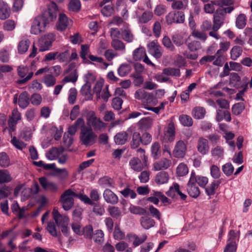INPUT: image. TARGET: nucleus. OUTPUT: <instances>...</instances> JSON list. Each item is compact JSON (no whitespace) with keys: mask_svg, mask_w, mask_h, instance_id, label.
Instances as JSON below:
<instances>
[{"mask_svg":"<svg viewBox=\"0 0 252 252\" xmlns=\"http://www.w3.org/2000/svg\"><path fill=\"white\" fill-rule=\"evenodd\" d=\"M189 169L187 165L181 163L178 165L176 169V174L177 176L182 177L188 173Z\"/></svg>","mask_w":252,"mask_h":252,"instance_id":"44","label":"nucleus"},{"mask_svg":"<svg viewBox=\"0 0 252 252\" xmlns=\"http://www.w3.org/2000/svg\"><path fill=\"white\" fill-rule=\"evenodd\" d=\"M128 133L130 148L132 149L137 148L141 142L140 133L132 128H128Z\"/></svg>","mask_w":252,"mask_h":252,"instance_id":"5","label":"nucleus"},{"mask_svg":"<svg viewBox=\"0 0 252 252\" xmlns=\"http://www.w3.org/2000/svg\"><path fill=\"white\" fill-rule=\"evenodd\" d=\"M187 146L185 143L182 140L178 141L175 146L173 154L175 158H182L186 154Z\"/></svg>","mask_w":252,"mask_h":252,"instance_id":"11","label":"nucleus"},{"mask_svg":"<svg viewBox=\"0 0 252 252\" xmlns=\"http://www.w3.org/2000/svg\"><path fill=\"white\" fill-rule=\"evenodd\" d=\"M127 237L129 238V241L133 240V245L134 247L138 246L140 244H142L147 238V236L145 234L142 235L141 237H139L136 234H127Z\"/></svg>","mask_w":252,"mask_h":252,"instance_id":"24","label":"nucleus"},{"mask_svg":"<svg viewBox=\"0 0 252 252\" xmlns=\"http://www.w3.org/2000/svg\"><path fill=\"white\" fill-rule=\"evenodd\" d=\"M169 175L166 171H160L157 173L155 177V182L158 185H162L168 182Z\"/></svg>","mask_w":252,"mask_h":252,"instance_id":"26","label":"nucleus"},{"mask_svg":"<svg viewBox=\"0 0 252 252\" xmlns=\"http://www.w3.org/2000/svg\"><path fill=\"white\" fill-rule=\"evenodd\" d=\"M217 185H216L213 182L206 187H205V192L208 196L214 195L216 193V189H218Z\"/></svg>","mask_w":252,"mask_h":252,"instance_id":"59","label":"nucleus"},{"mask_svg":"<svg viewBox=\"0 0 252 252\" xmlns=\"http://www.w3.org/2000/svg\"><path fill=\"white\" fill-rule=\"evenodd\" d=\"M222 170L226 176H229L232 174L234 167L231 163H226L222 166Z\"/></svg>","mask_w":252,"mask_h":252,"instance_id":"62","label":"nucleus"},{"mask_svg":"<svg viewBox=\"0 0 252 252\" xmlns=\"http://www.w3.org/2000/svg\"><path fill=\"white\" fill-rule=\"evenodd\" d=\"M245 109L243 102H239L234 104L232 107V112L235 115H240Z\"/></svg>","mask_w":252,"mask_h":252,"instance_id":"53","label":"nucleus"},{"mask_svg":"<svg viewBox=\"0 0 252 252\" xmlns=\"http://www.w3.org/2000/svg\"><path fill=\"white\" fill-rule=\"evenodd\" d=\"M11 188L4 185L0 188V200L7 198L11 194Z\"/></svg>","mask_w":252,"mask_h":252,"instance_id":"48","label":"nucleus"},{"mask_svg":"<svg viewBox=\"0 0 252 252\" xmlns=\"http://www.w3.org/2000/svg\"><path fill=\"white\" fill-rule=\"evenodd\" d=\"M121 38L125 41L130 43L133 40V35L128 28L121 29Z\"/></svg>","mask_w":252,"mask_h":252,"instance_id":"35","label":"nucleus"},{"mask_svg":"<svg viewBox=\"0 0 252 252\" xmlns=\"http://www.w3.org/2000/svg\"><path fill=\"white\" fill-rule=\"evenodd\" d=\"M247 23V17L244 14H240L236 20V26L239 29H243Z\"/></svg>","mask_w":252,"mask_h":252,"instance_id":"39","label":"nucleus"},{"mask_svg":"<svg viewBox=\"0 0 252 252\" xmlns=\"http://www.w3.org/2000/svg\"><path fill=\"white\" fill-rule=\"evenodd\" d=\"M197 151L202 156L206 155L209 153L210 147L207 139L203 137H199L198 139L196 146Z\"/></svg>","mask_w":252,"mask_h":252,"instance_id":"10","label":"nucleus"},{"mask_svg":"<svg viewBox=\"0 0 252 252\" xmlns=\"http://www.w3.org/2000/svg\"><path fill=\"white\" fill-rule=\"evenodd\" d=\"M165 18L168 25L173 23H183L185 21V15L182 11H173L169 13Z\"/></svg>","mask_w":252,"mask_h":252,"instance_id":"6","label":"nucleus"},{"mask_svg":"<svg viewBox=\"0 0 252 252\" xmlns=\"http://www.w3.org/2000/svg\"><path fill=\"white\" fill-rule=\"evenodd\" d=\"M173 190H175V192L180 196V198L182 200H185L187 198V195L182 193L180 189V186L177 183L173 184V186L170 188L169 190L166 192V194L168 196H171V192Z\"/></svg>","mask_w":252,"mask_h":252,"instance_id":"32","label":"nucleus"},{"mask_svg":"<svg viewBox=\"0 0 252 252\" xmlns=\"http://www.w3.org/2000/svg\"><path fill=\"white\" fill-rule=\"evenodd\" d=\"M31 42L29 39L21 40L18 45V51L20 54H23L26 52L30 46Z\"/></svg>","mask_w":252,"mask_h":252,"instance_id":"38","label":"nucleus"},{"mask_svg":"<svg viewBox=\"0 0 252 252\" xmlns=\"http://www.w3.org/2000/svg\"><path fill=\"white\" fill-rule=\"evenodd\" d=\"M101 13L105 16H110L114 12L113 7L111 4H108L105 5L101 9Z\"/></svg>","mask_w":252,"mask_h":252,"instance_id":"61","label":"nucleus"},{"mask_svg":"<svg viewBox=\"0 0 252 252\" xmlns=\"http://www.w3.org/2000/svg\"><path fill=\"white\" fill-rule=\"evenodd\" d=\"M151 156L155 159H158L161 154V149L160 144L158 142H154L151 147Z\"/></svg>","mask_w":252,"mask_h":252,"instance_id":"25","label":"nucleus"},{"mask_svg":"<svg viewBox=\"0 0 252 252\" xmlns=\"http://www.w3.org/2000/svg\"><path fill=\"white\" fill-rule=\"evenodd\" d=\"M43 82L47 87H52L56 84V79L53 75L47 74L44 77Z\"/></svg>","mask_w":252,"mask_h":252,"instance_id":"56","label":"nucleus"},{"mask_svg":"<svg viewBox=\"0 0 252 252\" xmlns=\"http://www.w3.org/2000/svg\"><path fill=\"white\" fill-rule=\"evenodd\" d=\"M68 24V22L67 16L64 14H60L59 21L57 24V30L63 31L66 29Z\"/></svg>","mask_w":252,"mask_h":252,"instance_id":"28","label":"nucleus"},{"mask_svg":"<svg viewBox=\"0 0 252 252\" xmlns=\"http://www.w3.org/2000/svg\"><path fill=\"white\" fill-rule=\"evenodd\" d=\"M163 74L176 77H180L181 75L180 70L179 68L173 67H167L163 69Z\"/></svg>","mask_w":252,"mask_h":252,"instance_id":"40","label":"nucleus"},{"mask_svg":"<svg viewBox=\"0 0 252 252\" xmlns=\"http://www.w3.org/2000/svg\"><path fill=\"white\" fill-rule=\"evenodd\" d=\"M142 161L138 158H133L129 161V165L131 168L135 171L140 172L147 166V161L142 159Z\"/></svg>","mask_w":252,"mask_h":252,"instance_id":"14","label":"nucleus"},{"mask_svg":"<svg viewBox=\"0 0 252 252\" xmlns=\"http://www.w3.org/2000/svg\"><path fill=\"white\" fill-rule=\"evenodd\" d=\"M210 172L212 177L214 179H219L220 176L221 172L220 169L216 165H213L211 166Z\"/></svg>","mask_w":252,"mask_h":252,"instance_id":"64","label":"nucleus"},{"mask_svg":"<svg viewBox=\"0 0 252 252\" xmlns=\"http://www.w3.org/2000/svg\"><path fill=\"white\" fill-rule=\"evenodd\" d=\"M206 114L205 109L202 107H196L192 110V115L196 119H203Z\"/></svg>","mask_w":252,"mask_h":252,"instance_id":"34","label":"nucleus"},{"mask_svg":"<svg viewBox=\"0 0 252 252\" xmlns=\"http://www.w3.org/2000/svg\"><path fill=\"white\" fill-rule=\"evenodd\" d=\"M75 197H77L85 204H89L91 206H94L95 205V203L92 201L87 195L82 193H76L75 192Z\"/></svg>","mask_w":252,"mask_h":252,"instance_id":"54","label":"nucleus"},{"mask_svg":"<svg viewBox=\"0 0 252 252\" xmlns=\"http://www.w3.org/2000/svg\"><path fill=\"white\" fill-rule=\"evenodd\" d=\"M181 124L185 126H190L193 124L192 118L187 115H182L179 117Z\"/></svg>","mask_w":252,"mask_h":252,"instance_id":"43","label":"nucleus"},{"mask_svg":"<svg viewBox=\"0 0 252 252\" xmlns=\"http://www.w3.org/2000/svg\"><path fill=\"white\" fill-rule=\"evenodd\" d=\"M131 70L130 64L128 63L122 64L118 69V73L121 77L126 76Z\"/></svg>","mask_w":252,"mask_h":252,"instance_id":"36","label":"nucleus"},{"mask_svg":"<svg viewBox=\"0 0 252 252\" xmlns=\"http://www.w3.org/2000/svg\"><path fill=\"white\" fill-rule=\"evenodd\" d=\"M163 45L168 50L173 51L175 50V47L172 44L170 38L167 36H165L162 39Z\"/></svg>","mask_w":252,"mask_h":252,"instance_id":"63","label":"nucleus"},{"mask_svg":"<svg viewBox=\"0 0 252 252\" xmlns=\"http://www.w3.org/2000/svg\"><path fill=\"white\" fill-rule=\"evenodd\" d=\"M211 155L213 157L222 158L224 155V150L220 146H216L211 150Z\"/></svg>","mask_w":252,"mask_h":252,"instance_id":"41","label":"nucleus"},{"mask_svg":"<svg viewBox=\"0 0 252 252\" xmlns=\"http://www.w3.org/2000/svg\"><path fill=\"white\" fill-rule=\"evenodd\" d=\"M55 40V35L53 33H49L45 34L40 41L39 51L43 52L48 50Z\"/></svg>","mask_w":252,"mask_h":252,"instance_id":"7","label":"nucleus"},{"mask_svg":"<svg viewBox=\"0 0 252 252\" xmlns=\"http://www.w3.org/2000/svg\"><path fill=\"white\" fill-rule=\"evenodd\" d=\"M12 178L9 172L6 169L0 170V184H5L10 182Z\"/></svg>","mask_w":252,"mask_h":252,"instance_id":"31","label":"nucleus"},{"mask_svg":"<svg viewBox=\"0 0 252 252\" xmlns=\"http://www.w3.org/2000/svg\"><path fill=\"white\" fill-rule=\"evenodd\" d=\"M145 55L146 51L145 48L142 47H140L135 49L133 52V58L135 61H140L142 60Z\"/></svg>","mask_w":252,"mask_h":252,"instance_id":"37","label":"nucleus"},{"mask_svg":"<svg viewBox=\"0 0 252 252\" xmlns=\"http://www.w3.org/2000/svg\"><path fill=\"white\" fill-rule=\"evenodd\" d=\"M10 165V159L5 152L0 153V166L2 167H7Z\"/></svg>","mask_w":252,"mask_h":252,"instance_id":"45","label":"nucleus"},{"mask_svg":"<svg viewBox=\"0 0 252 252\" xmlns=\"http://www.w3.org/2000/svg\"><path fill=\"white\" fill-rule=\"evenodd\" d=\"M175 128L174 124L173 122H170L168 125L165 136L167 138L168 141L172 142L175 139Z\"/></svg>","mask_w":252,"mask_h":252,"instance_id":"30","label":"nucleus"},{"mask_svg":"<svg viewBox=\"0 0 252 252\" xmlns=\"http://www.w3.org/2000/svg\"><path fill=\"white\" fill-rule=\"evenodd\" d=\"M103 196L104 200L107 203L112 205L116 204L119 201L118 196L111 190L106 189L104 190Z\"/></svg>","mask_w":252,"mask_h":252,"instance_id":"15","label":"nucleus"},{"mask_svg":"<svg viewBox=\"0 0 252 252\" xmlns=\"http://www.w3.org/2000/svg\"><path fill=\"white\" fill-rule=\"evenodd\" d=\"M90 51L89 47L87 44H83L81 45V50L80 53V57L85 61L86 63H91V62L87 60V55Z\"/></svg>","mask_w":252,"mask_h":252,"instance_id":"49","label":"nucleus"},{"mask_svg":"<svg viewBox=\"0 0 252 252\" xmlns=\"http://www.w3.org/2000/svg\"><path fill=\"white\" fill-rule=\"evenodd\" d=\"M39 182L44 189H48L52 191H57L58 190L57 185L51 182H48L47 179L45 177H41L39 178Z\"/></svg>","mask_w":252,"mask_h":252,"instance_id":"17","label":"nucleus"},{"mask_svg":"<svg viewBox=\"0 0 252 252\" xmlns=\"http://www.w3.org/2000/svg\"><path fill=\"white\" fill-rule=\"evenodd\" d=\"M86 83L82 87L80 90V93L82 95L87 97L88 100H91L93 98V96L91 94V84L89 82V80L91 77H93V75L91 73H88L86 75Z\"/></svg>","mask_w":252,"mask_h":252,"instance_id":"12","label":"nucleus"},{"mask_svg":"<svg viewBox=\"0 0 252 252\" xmlns=\"http://www.w3.org/2000/svg\"><path fill=\"white\" fill-rule=\"evenodd\" d=\"M97 135L91 127H84L81 129L80 138L82 143L85 145H92L95 142Z\"/></svg>","mask_w":252,"mask_h":252,"instance_id":"4","label":"nucleus"},{"mask_svg":"<svg viewBox=\"0 0 252 252\" xmlns=\"http://www.w3.org/2000/svg\"><path fill=\"white\" fill-rule=\"evenodd\" d=\"M10 9L3 0H0V19L5 20L9 17Z\"/></svg>","mask_w":252,"mask_h":252,"instance_id":"18","label":"nucleus"},{"mask_svg":"<svg viewBox=\"0 0 252 252\" xmlns=\"http://www.w3.org/2000/svg\"><path fill=\"white\" fill-rule=\"evenodd\" d=\"M243 52L242 48L239 46H234L231 50V59L233 60H236L242 54Z\"/></svg>","mask_w":252,"mask_h":252,"instance_id":"42","label":"nucleus"},{"mask_svg":"<svg viewBox=\"0 0 252 252\" xmlns=\"http://www.w3.org/2000/svg\"><path fill=\"white\" fill-rule=\"evenodd\" d=\"M53 216L57 225L61 227L64 225H68L69 220L67 216H63L55 209L53 211Z\"/></svg>","mask_w":252,"mask_h":252,"instance_id":"13","label":"nucleus"},{"mask_svg":"<svg viewBox=\"0 0 252 252\" xmlns=\"http://www.w3.org/2000/svg\"><path fill=\"white\" fill-rule=\"evenodd\" d=\"M194 181L195 180L189 178L187 184V191L191 197L196 198L200 194V191Z\"/></svg>","mask_w":252,"mask_h":252,"instance_id":"9","label":"nucleus"},{"mask_svg":"<svg viewBox=\"0 0 252 252\" xmlns=\"http://www.w3.org/2000/svg\"><path fill=\"white\" fill-rule=\"evenodd\" d=\"M111 46L117 51H123L125 49V44L118 39L112 40Z\"/></svg>","mask_w":252,"mask_h":252,"instance_id":"47","label":"nucleus"},{"mask_svg":"<svg viewBox=\"0 0 252 252\" xmlns=\"http://www.w3.org/2000/svg\"><path fill=\"white\" fill-rule=\"evenodd\" d=\"M171 160L166 158L161 159L154 164V168L156 171L167 169L171 165Z\"/></svg>","mask_w":252,"mask_h":252,"instance_id":"20","label":"nucleus"},{"mask_svg":"<svg viewBox=\"0 0 252 252\" xmlns=\"http://www.w3.org/2000/svg\"><path fill=\"white\" fill-rule=\"evenodd\" d=\"M141 139V144L144 146L149 145L152 140V135L147 132L142 133V135L140 134Z\"/></svg>","mask_w":252,"mask_h":252,"instance_id":"50","label":"nucleus"},{"mask_svg":"<svg viewBox=\"0 0 252 252\" xmlns=\"http://www.w3.org/2000/svg\"><path fill=\"white\" fill-rule=\"evenodd\" d=\"M128 129L126 131L118 133L114 136V141L117 145H124L128 139Z\"/></svg>","mask_w":252,"mask_h":252,"instance_id":"23","label":"nucleus"},{"mask_svg":"<svg viewBox=\"0 0 252 252\" xmlns=\"http://www.w3.org/2000/svg\"><path fill=\"white\" fill-rule=\"evenodd\" d=\"M190 178L195 180L194 182L203 188H205L208 183L207 177L200 175L196 176L194 172H191Z\"/></svg>","mask_w":252,"mask_h":252,"instance_id":"22","label":"nucleus"},{"mask_svg":"<svg viewBox=\"0 0 252 252\" xmlns=\"http://www.w3.org/2000/svg\"><path fill=\"white\" fill-rule=\"evenodd\" d=\"M140 223L143 228L149 229L155 226V220L149 217H142L140 220Z\"/></svg>","mask_w":252,"mask_h":252,"instance_id":"27","label":"nucleus"},{"mask_svg":"<svg viewBox=\"0 0 252 252\" xmlns=\"http://www.w3.org/2000/svg\"><path fill=\"white\" fill-rule=\"evenodd\" d=\"M58 8L57 4L52 2L42 14L35 17L32 23L31 33L38 34L44 32L50 22L57 18Z\"/></svg>","mask_w":252,"mask_h":252,"instance_id":"1","label":"nucleus"},{"mask_svg":"<svg viewBox=\"0 0 252 252\" xmlns=\"http://www.w3.org/2000/svg\"><path fill=\"white\" fill-rule=\"evenodd\" d=\"M74 197H75V192L71 189L65 190L61 195L60 202L62 204V207L65 211L70 210L73 206Z\"/></svg>","mask_w":252,"mask_h":252,"instance_id":"3","label":"nucleus"},{"mask_svg":"<svg viewBox=\"0 0 252 252\" xmlns=\"http://www.w3.org/2000/svg\"><path fill=\"white\" fill-rule=\"evenodd\" d=\"M121 194L126 198L128 197L129 196L131 199L136 198L137 194L136 192L132 189H130L129 188H126L122 191Z\"/></svg>","mask_w":252,"mask_h":252,"instance_id":"58","label":"nucleus"},{"mask_svg":"<svg viewBox=\"0 0 252 252\" xmlns=\"http://www.w3.org/2000/svg\"><path fill=\"white\" fill-rule=\"evenodd\" d=\"M129 211L133 214L139 215H145L147 214V212L145 208L134 205H131L130 207Z\"/></svg>","mask_w":252,"mask_h":252,"instance_id":"46","label":"nucleus"},{"mask_svg":"<svg viewBox=\"0 0 252 252\" xmlns=\"http://www.w3.org/2000/svg\"><path fill=\"white\" fill-rule=\"evenodd\" d=\"M18 75L23 79L17 81L19 84H23L29 81L33 76V72L29 73V68L27 66H19L17 69Z\"/></svg>","mask_w":252,"mask_h":252,"instance_id":"8","label":"nucleus"},{"mask_svg":"<svg viewBox=\"0 0 252 252\" xmlns=\"http://www.w3.org/2000/svg\"><path fill=\"white\" fill-rule=\"evenodd\" d=\"M18 104L20 107L23 109L28 106L29 104V97L27 92H23L19 95Z\"/></svg>","mask_w":252,"mask_h":252,"instance_id":"29","label":"nucleus"},{"mask_svg":"<svg viewBox=\"0 0 252 252\" xmlns=\"http://www.w3.org/2000/svg\"><path fill=\"white\" fill-rule=\"evenodd\" d=\"M225 16L219 9L214 14L213 27L220 28L223 24Z\"/></svg>","mask_w":252,"mask_h":252,"instance_id":"19","label":"nucleus"},{"mask_svg":"<svg viewBox=\"0 0 252 252\" xmlns=\"http://www.w3.org/2000/svg\"><path fill=\"white\" fill-rule=\"evenodd\" d=\"M153 17V14L152 12L144 11L141 16L137 17L138 23H147L152 19Z\"/></svg>","mask_w":252,"mask_h":252,"instance_id":"33","label":"nucleus"},{"mask_svg":"<svg viewBox=\"0 0 252 252\" xmlns=\"http://www.w3.org/2000/svg\"><path fill=\"white\" fill-rule=\"evenodd\" d=\"M93 228L91 225H87L82 230V233L86 239L91 240L93 238Z\"/></svg>","mask_w":252,"mask_h":252,"instance_id":"52","label":"nucleus"},{"mask_svg":"<svg viewBox=\"0 0 252 252\" xmlns=\"http://www.w3.org/2000/svg\"><path fill=\"white\" fill-rule=\"evenodd\" d=\"M108 211L110 216L114 218L118 219L121 216V211L117 207H109L108 208Z\"/></svg>","mask_w":252,"mask_h":252,"instance_id":"55","label":"nucleus"},{"mask_svg":"<svg viewBox=\"0 0 252 252\" xmlns=\"http://www.w3.org/2000/svg\"><path fill=\"white\" fill-rule=\"evenodd\" d=\"M80 0H71L68 4V9L74 12H78L81 8Z\"/></svg>","mask_w":252,"mask_h":252,"instance_id":"51","label":"nucleus"},{"mask_svg":"<svg viewBox=\"0 0 252 252\" xmlns=\"http://www.w3.org/2000/svg\"><path fill=\"white\" fill-rule=\"evenodd\" d=\"M212 3L220 7L224 6H230L234 3L233 0H215L212 1Z\"/></svg>","mask_w":252,"mask_h":252,"instance_id":"60","label":"nucleus"},{"mask_svg":"<svg viewBox=\"0 0 252 252\" xmlns=\"http://www.w3.org/2000/svg\"><path fill=\"white\" fill-rule=\"evenodd\" d=\"M88 127H91L94 130H100L106 126V124L103 122L99 118L95 116L93 111H89L86 116Z\"/></svg>","mask_w":252,"mask_h":252,"instance_id":"2","label":"nucleus"},{"mask_svg":"<svg viewBox=\"0 0 252 252\" xmlns=\"http://www.w3.org/2000/svg\"><path fill=\"white\" fill-rule=\"evenodd\" d=\"M93 238L96 243L101 244L103 240L104 233L101 230H96L95 231Z\"/></svg>","mask_w":252,"mask_h":252,"instance_id":"57","label":"nucleus"},{"mask_svg":"<svg viewBox=\"0 0 252 252\" xmlns=\"http://www.w3.org/2000/svg\"><path fill=\"white\" fill-rule=\"evenodd\" d=\"M43 168L45 170H53L57 174L61 173V178L62 179H65L68 175V172L65 168L61 169L57 168L55 163L47 164L44 163Z\"/></svg>","mask_w":252,"mask_h":252,"instance_id":"16","label":"nucleus"},{"mask_svg":"<svg viewBox=\"0 0 252 252\" xmlns=\"http://www.w3.org/2000/svg\"><path fill=\"white\" fill-rule=\"evenodd\" d=\"M230 85L231 87L239 89L244 85L241 81V78L237 73L232 72L230 74Z\"/></svg>","mask_w":252,"mask_h":252,"instance_id":"21","label":"nucleus"}]
</instances>
